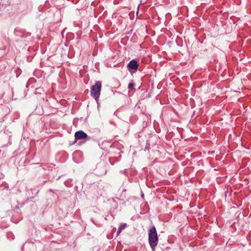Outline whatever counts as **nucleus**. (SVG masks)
I'll use <instances>...</instances> for the list:
<instances>
[{
	"label": "nucleus",
	"mask_w": 251,
	"mask_h": 251,
	"mask_svg": "<svg viewBox=\"0 0 251 251\" xmlns=\"http://www.w3.org/2000/svg\"><path fill=\"white\" fill-rule=\"evenodd\" d=\"M87 136V134L82 130L76 132L75 134V139L76 140L85 139Z\"/></svg>",
	"instance_id": "nucleus-3"
},
{
	"label": "nucleus",
	"mask_w": 251,
	"mask_h": 251,
	"mask_svg": "<svg viewBox=\"0 0 251 251\" xmlns=\"http://www.w3.org/2000/svg\"><path fill=\"white\" fill-rule=\"evenodd\" d=\"M126 227V224H122L119 227L117 233V235L120 234L122 231Z\"/></svg>",
	"instance_id": "nucleus-5"
},
{
	"label": "nucleus",
	"mask_w": 251,
	"mask_h": 251,
	"mask_svg": "<svg viewBox=\"0 0 251 251\" xmlns=\"http://www.w3.org/2000/svg\"><path fill=\"white\" fill-rule=\"evenodd\" d=\"M128 67L129 69L136 70L138 69V64L136 60H132L128 63Z\"/></svg>",
	"instance_id": "nucleus-4"
},
{
	"label": "nucleus",
	"mask_w": 251,
	"mask_h": 251,
	"mask_svg": "<svg viewBox=\"0 0 251 251\" xmlns=\"http://www.w3.org/2000/svg\"><path fill=\"white\" fill-rule=\"evenodd\" d=\"M101 84L99 81L97 82L95 85H93L91 88V95L94 99L98 100L100 96Z\"/></svg>",
	"instance_id": "nucleus-2"
},
{
	"label": "nucleus",
	"mask_w": 251,
	"mask_h": 251,
	"mask_svg": "<svg viewBox=\"0 0 251 251\" xmlns=\"http://www.w3.org/2000/svg\"><path fill=\"white\" fill-rule=\"evenodd\" d=\"M134 86V84L133 83H130L128 84V88L130 89H133Z\"/></svg>",
	"instance_id": "nucleus-6"
},
{
	"label": "nucleus",
	"mask_w": 251,
	"mask_h": 251,
	"mask_svg": "<svg viewBox=\"0 0 251 251\" xmlns=\"http://www.w3.org/2000/svg\"><path fill=\"white\" fill-rule=\"evenodd\" d=\"M158 241L157 231L153 226L149 231V242L152 251H155V247L158 244Z\"/></svg>",
	"instance_id": "nucleus-1"
}]
</instances>
